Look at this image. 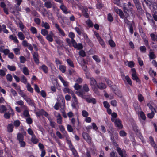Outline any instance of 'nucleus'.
Instances as JSON below:
<instances>
[{
    "instance_id": "nucleus-51",
    "label": "nucleus",
    "mask_w": 157,
    "mask_h": 157,
    "mask_svg": "<svg viewBox=\"0 0 157 157\" xmlns=\"http://www.w3.org/2000/svg\"><path fill=\"white\" fill-rule=\"evenodd\" d=\"M108 20L112 22L113 20V18L110 13H109L108 16Z\"/></svg>"
},
{
    "instance_id": "nucleus-61",
    "label": "nucleus",
    "mask_w": 157,
    "mask_h": 157,
    "mask_svg": "<svg viewBox=\"0 0 157 157\" xmlns=\"http://www.w3.org/2000/svg\"><path fill=\"white\" fill-rule=\"evenodd\" d=\"M111 104L113 106H117L116 101L115 100H112L111 101Z\"/></svg>"
},
{
    "instance_id": "nucleus-64",
    "label": "nucleus",
    "mask_w": 157,
    "mask_h": 157,
    "mask_svg": "<svg viewBox=\"0 0 157 157\" xmlns=\"http://www.w3.org/2000/svg\"><path fill=\"white\" fill-rule=\"evenodd\" d=\"M79 53V55L83 57H84L86 56L85 52L83 50H81Z\"/></svg>"
},
{
    "instance_id": "nucleus-13",
    "label": "nucleus",
    "mask_w": 157,
    "mask_h": 157,
    "mask_svg": "<svg viewBox=\"0 0 157 157\" xmlns=\"http://www.w3.org/2000/svg\"><path fill=\"white\" fill-rule=\"evenodd\" d=\"M66 140L67 143L69 146V147L70 150L71 151L73 150V149H75L74 147L72 144L71 141L69 140L68 138H67Z\"/></svg>"
},
{
    "instance_id": "nucleus-14",
    "label": "nucleus",
    "mask_w": 157,
    "mask_h": 157,
    "mask_svg": "<svg viewBox=\"0 0 157 157\" xmlns=\"http://www.w3.org/2000/svg\"><path fill=\"white\" fill-rule=\"evenodd\" d=\"M44 6L47 9H49L52 7V4L50 1H46L44 3Z\"/></svg>"
},
{
    "instance_id": "nucleus-63",
    "label": "nucleus",
    "mask_w": 157,
    "mask_h": 157,
    "mask_svg": "<svg viewBox=\"0 0 157 157\" xmlns=\"http://www.w3.org/2000/svg\"><path fill=\"white\" fill-rule=\"evenodd\" d=\"M34 86L35 90L38 93H40V90L38 86L36 84H35Z\"/></svg>"
},
{
    "instance_id": "nucleus-54",
    "label": "nucleus",
    "mask_w": 157,
    "mask_h": 157,
    "mask_svg": "<svg viewBox=\"0 0 157 157\" xmlns=\"http://www.w3.org/2000/svg\"><path fill=\"white\" fill-rule=\"evenodd\" d=\"M111 140L113 144L115 147H117H117H119L117 143L116 140L114 139V138H111Z\"/></svg>"
},
{
    "instance_id": "nucleus-46",
    "label": "nucleus",
    "mask_w": 157,
    "mask_h": 157,
    "mask_svg": "<svg viewBox=\"0 0 157 157\" xmlns=\"http://www.w3.org/2000/svg\"><path fill=\"white\" fill-rule=\"evenodd\" d=\"M154 113L153 111H152L150 113H148L147 114V117L150 119L154 117Z\"/></svg>"
},
{
    "instance_id": "nucleus-28",
    "label": "nucleus",
    "mask_w": 157,
    "mask_h": 157,
    "mask_svg": "<svg viewBox=\"0 0 157 157\" xmlns=\"http://www.w3.org/2000/svg\"><path fill=\"white\" fill-rule=\"evenodd\" d=\"M7 67L9 70L12 71H15L16 70V67L14 66L8 65Z\"/></svg>"
},
{
    "instance_id": "nucleus-27",
    "label": "nucleus",
    "mask_w": 157,
    "mask_h": 157,
    "mask_svg": "<svg viewBox=\"0 0 157 157\" xmlns=\"http://www.w3.org/2000/svg\"><path fill=\"white\" fill-rule=\"evenodd\" d=\"M88 11L87 9H84L82 11V12L84 13V16L86 18H88L89 15L87 13Z\"/></svg>"
},
{
    "instance_id": "nucleus-26",
    "label": "nucleus",
    "mask_w": 157,
    "mask_h": 157,
    "mask_svg": "<svg viewBox=\"0 0 157 157\" xmlns=\"http://www.w3.org/2000/svg\"><path fill=\"white\" fill-rule=\"evenodd\" d=\"M66 61L68 64L72 67H74V65L73 61L70 59H67Z\"/></svg>"
},
{
    "instance_id": "nucleus-2",
    "label": "nucleus",
    "mask_w": 157,
    "mask_h": 157,
    "mask_svg": "<svg viewBox=\"0 0 157 157\" xmlns=\"http://www.w3.org/2000/svg\"><path fill=\"white\" fill-rule=\"evenodd\" d=\"M90 80V85L92 89H94L96 88L97 82L95 79L93 77H90L89 78Z\"/></svg>"
},
{
    "instance_id": "nucleus-49",
    "label": "nucleus",
    "mask_w": 157,
    "mask_h": 157,
    "mask_svg": "<svg viewBox=\"0 0 157 157\" xmlns=\"http://www.w3.org/2000/svg\"><path fill=\"white\" fill-rule=\"evenodd\" d=\"M20 62L24 63L26 61V59L23 56H21L20 57Z\"/></svg>"
},
{
    "instance_id": "nucleus-62",
    "label": "nucleus",
    "mask_w": 157,
    "mask_h": 157,
    "mask_svg": "<svg viewBox=\"0 0 157 157\" xmlns=\"http://www.w3.org/2000/svg\"><path fill=\"white\" fill-rule=\"evenodd\" d=\"M4 117L5 118H9L10 117V113H6L4 114Z\"/></svg>"
},
{
    "instance_id": "nucleus-16",
    "label": "nucleus",
    "mask_w": 157,
    "mask_h": 157,
    "mask_svg": "<svg viewBox=\"0 0 157 157\" xmlns=\"http://www.w3.org/2000/svg\"><path fill=\"white\" fill-rule=\"evenodd\" d=\"M9 38L14 41V42L17 43H18L19 41L17 39V37L15 36H13V35H10L9 37Z\"/></svg>"
},
{
    "instance_id": "nucleus-31",
    "label": "nucleus",
    "mask_w": 157,
    "mask_h": 157,
    "mask_svg": "<svg viewBox=\"0 0 157 157\" xmlns=\"http://www.w3.org/2000/svg\"><path fill=\"white\" fill-rule=\"evenodd\" d=\"M20 124L21 122L19 120L15 121L13 123V125L16 127H19L20 125Z\"/></svg>"
},
{
    "instance_id": "nucleus-55",
    "label": "nucleus",
    "mask_w": 157,
    "mask_h": 157,
    "mask_svg": "<svg viewBox=\"0 0 157 157\" xmlns=\"http://www.w3.org/2000/svg\"><path fill=\"white\" fill-rule=\"evenodd\" d=\"M31 141L33 144H36L38 142V140L36 138H31Z\"/></svg>"
},
{
    "instance_id": "nucleus-47",
    "label": "nucleus",
    "mask_w": 157,
    "mask_h": 157,
    "mask_svg": "<svg viewBox=\"0 0 157 157\" xmlns=\"http://www.w3.org/2000/svg\"><path fill=\"white\" fill-rule=\"evenodd\" d=\"M28 117V118L26 119V122L29 124H31L33 122L32 119L29 117Z\"/></svg>"
},
{
    "instance_id": "nucleus-17",
    "label": "nucleus",
    "mask_w": 157,
    "mask_h": 157,
    "mask_svg": "<svg viewBox=\"0 0 157 157\" xmlns=\"http://www.w3.org/2000/svg\"><path fill=\"white\" fill-rule=\"evenodd\" d=\"M132 78L134 80H135L137 82H138L139 83H140V80L136 75H132Z\"/></svg>"
},
{
    "instance_id": "nucleus-23",
    "label": "nucleus",
    "mask_w": 157,
    "mask_h": 157,
    "mask_svg": "<svg viewBox=\"0 0 157 157\" xmlns=\"http://www.w3.org/2000/svg\"><path fill=\"white\" fill-rule=\"evenodd\" d=\"M18 36L19 38L21 40H23L25 39V36L22 32H19Z\"/></svg>"
},
{
    "instance_id": "nucleus-34",
    "label": "nucleus",
    "mask_w": 157,
    "mask_h": 157,
    "mask_svg": "<svg viewBox=\"0 0 157 157\" xmlns=\"http://www.w3.org/2000/svg\"><path fill=\"white\" fill-rule=\"evenodd\" d=\"M66 67L63 65L59 66V69L62 73H65L66 71Z\"/></svg>"
},
{
    "instance_id": "nucleus-18",
    "label": "nucleus",
    "mask_w": 157,
    "mask_h": 157,
    "mask_svg": "<svg viewBox=\"0 0 157 157\" xmlns=\"http://www.w3.org/2000/svg\"><path fill=\"white\" fill-rule=\"evenodd\" d=\"M7 109L5 106L2 105L0 107V113H3L5 112H6Z\"/></svg>"
},
{
    "instance_id": "nucleus-39",
    "label": "nucleus",
    "mask_w": 157,
    "mask_h": 157,
    "mask_svg": "<svg viewBox=\"0 0 157 157\" xmlns=\"http://www.w3.org/2000/svg\"><path fill=\"white\" fill-rule=\"evenodd\" d=\"M7 80L10 82H11L12 80V76L10 74H8L6 76Z\"/></svg>"
},
{
    "instance_id": "nucleus-3",
    "label": "nucleus",
    "mask_w": 157,
    "mask_h": 157,
    "mask_svg": "<svg viewBox=\"0 0 157 157\" xmlns=\"http://www.w3.org/2000/svg\"><path fill=\"white\" fill-rule=\"evenodd\" d=\"M75 94L78 95V96L81 97L82 98L86 99V100L88 98V96L87 95H85V93L82 92H75Z\"/></svg>"
},
{
    "instance_id": "nucleus-9",
    "label": "nucleus",
    "mask_w": 157,
    "mask_h": 157,
    "mask_svg": "<svg viewBox=\"0 0 157 157\" xmlns=\"http://www.w3.org/2000/svg\"><path fill=\"white\" fill-rule=\"evenodd\" d=\"M89 90V89L88 87V85L86 84H84L83 86V89L79 91H77V92H82L85 93L88 92Z\"/></svg>"
},
{
    "instance_id": "nucleus-56",
    "label": "nucleus",
    "mask_w": 157,
    "mask_h": 157,
    "mask_svg": "<svg viewBox=\"0 0 157 157\" xmlns=\"http://www.w3.org/2000/svg\"><path fill=\"white\" fill-rule=\"evenodd\" d=\"M128 66L130 68L133 67L134 65V63L133 61H131L128 63Z\"/></svg>"
},
{
    "instance_id": "nucleus-8",
    "label": "nucleus",
    "mask_w": 157,
    "mask_h": 157,
    "mask_svg": "<svg viewBox=\"0 0 157 157\" xmlns=\"http://www.w3.org/2000/svg\"><path fill=\"white\" fill-rule=\"evenodd\" d=\"M40 69H42L43 71L46 74L48 72V67L44 64L42 65L41 66L39 67Z\"/></svg>"
},
{
    "instance_id": "nucleus-40",
    "label": "nucleus",
    "mask_w": 157,
    "mask_h": 157,
    "mask_svg": "<svg viewBox=\"0 0 157 157\" xmlns=\"http://www.w3.org/2000/svg\"><path fill=\"white\" fill-rule=\"evenodd\" d=\"M82 69L85 73V74H87L88 72V71L87 68V66L85 65V64L82 65Z\"/></svg>"
},
{
    "instance_id": "nucleus-19",
    "label": "nucleus",
    "mask_w": 157,
    "mask_h": 157,
    "mask_svg": "<svg viewBox=\"0 0 157 157\" xmlns=\"http://www.w3.org/2000/svg\"><path fill=\"white\" fill-rule=\"evenodd\" d=\"M57 117V122L58 123L61 124L62 123V117L59 113H58V115L56 116Z\"/></svg>"
},
{
    "instance_id": "nucleus-6",
    "label": "nucleus",
    "mask_w": 157,
    "mask_h": 157,
    "mask_svg": "<svg viewBox=\"0 0 157 157\" xmlns=\"http://www.w3.org/2000/svg\"><path fill=\"white\" fill-rule=\"evenodd\" d=\"M60 8L63 13L66 14H67L68 13H71V11L70 10L68 11L67 8L64 5L63 3H62V4H61Z\"/></svg>"
},
{
    "instance_id": "nucleus-35",
    "label": "nucleus",
    "mask_w": 157,
    "mask_h": 157,
    "mask_svg": "<svg viewBox=\"0 0 157 157\" xmlns=\"http://www.w3.org/2000/svg\"><path fill=\"white\" fill-rule=\"evenodd\" d=\"M30 30L33 34H36L37 31L36 29L34 27H31L30 29Z\"/></svg>"
},
{
    "instance_id": "nucleus-22",
    "label": "nucleus",
    "mask_w": 157,
    "mask_h": 157,
    "mask_svg": "<svg viewBox=\"0 0 157 157\" xmlns=\"http://www.w3.org/2000/svg\"><path fill=\"white\" fill-rule=\"evenodd\" d=\"M42 27H44L46 29H48L50 28V26L49 24L47 22H42Z\"/></svg>"
},
{
    "instance_id": "nucleus-20",
    "label": "nucleus",
    "mask_w": 157,
    "mask_h": 157,
    "mask_svg": "<svg viewBox=\"0 0 157 157\" xmlns=\"http://www.w3.org/2000/svg\"><path fill=\"white\" fill-rule=\"evenodd\" d=\"M18 140L19 141L20 146L21 147H24L25 145V143L23 141L22 138H17Z\"/></svg>"
},
{
    "instance_id": "nucleus-43",
    "label": "nucleus",
    "mask_w": 157,
    "mask_h": 157,
    "mask_svg": "<svg viewBox=\"0 0 157 157\" xmlns=\"http://www.w3.org/2000/svg\"><path fill=\"white\" fill-rule=\"evenodd\" d=\"M109 44L112 47H114L115 46V43L112 40H110L109 41Z\"/></svg>"
},
{
    "instance_id": "nucleus-45",
    "label": "nucleus",
    "mask_w": 157,
    "mask_h": 157,
    "mask_svg": "<svg viewBox=\"0 0 157 157\" xmlns=\"http://www.w3.org/2000/svg\"><path fill=\"white\" fill-rule=\"evenodd\" d=\"M138 99L139 101L140 102H141L143 101L144 99V98L142 95L141 94H139L138 95Z\"/></svg>"
},
{
    "instance_id": "nucleus-36",
    "label": "nucleus",
    "mask_w": 157,
    "mask_h": 157,
    "mask_svg": "<svg viewBox=\"0 0 157 157\" xmlns=\"http://www.w3.org/2000/svg\"><path fill=\"white\" fill-rule=\"evenodd\" d=\"M125 79L127 80V82L131 86H132V81L130 78L127 75L125 76Z\"/></svg>"
},
{
    "instance_id": "nucleus-58",
    "label": "nucleus",
    "mask_w": 157,
    "mask_h": 157,
    "mask_svg": "<svg viewBox=\"0 0 157 157\" xmlns=\"http://www.w3.org/2000/svg\"><path fill=\"white\" fill-rule=\"evenodd\" d=\"M120 135L121 136H126V133L124 131H121L120 132Z\"/></svg>"
},
{
    "instance_id": "nucleus-15",
    "label": "nucleus",
    "mask_w": 157,
    "mask_h": 157,
    "mask_svg": "<svg viewBox=\"0 0 157 157\" xmlns=\"http://www.w3.org/2000/svg\"><path fill=\"white\" fill-rule=\"evenodd\" d=\"M13 126L12 124H9L7 127V131L8 132H10L13 131Z\"/></svg>"
},
{
    "instance_id": "nucleus-7",
    "label": "nucleus",
    "mask_w": 157,
    "mask_h": 157,
    "mask_svg": "<svg viewBox=\"0 0 157 157\" xmlns=\"http://www.w3.org/2000/svg\"><path fill=\"white\" fill-rule=\"evenodd\" d=\"M33 58L34 61L36 64H38L39 62V61L38 58V53L36 52H35L33 54Z\"/></svg>"
},
{
    "instance_id": "nucleus-32",
    "label": "nucleus",
    "mask_w": 157,
    "mask_h": 157,
    "mask_svg": "<svg viewBox=\"0 0 157 157\" xmlns=\"http://www.w3.org/2000/svg\"><path fill=\"white\" fill-rule=\"evenodd\" d=\"M126 4L124 3L123 4V9L124 12L126 13H127V12L128 11V9L126 7Z\"/></svg>"
},
{
    "instance_id": "nucleus-24",
    "label": "nucleus",
    "mask_w": 157,
    "mask_h": 157,
    "mask_svg": "<svg viewBox=\"0 0 157 157\" xmlns=\"http://www.w3.org/2000/svg\"><path fill=\"white\" fill-rule=\"evenodd\" d=\"M52 36L50 34L47 35L46 37V39L49 41L52 42L53 41V39L52 38Z\"/></svg>"
},
{
    "instance_id": "nucleus-11",
    "label": "nucleus",
    "mask_w": 157,
    "mask_h": 157,
    "mask_svg": "<svg viewBox=\"0 0 157 157\" xmlns=\"http://www.w3.org/2000/svg\"><path fill=\"white\" fill-rule=\"evenodd\" d=\"M96 87H98L101 90H103L106 88V86L105 84L101 83L97 84Z\"/></svg>"
},
{
    "instance_id": "nucleus-50",
    "label": "nucleus",
    "mask_w": 157,
    "mask_h": 157,
    "mask_svg": "<svg viewBox=\"0 0 157 157\" xmlns=\"http://www.w3.org/2000/svg\"><path fill=\"white\" fill-rule=\"evenodd\" d=\"M139 48L142 52L143 53L146 52V49L144 46H140Z\"/></svg>"
},
{
    "instance_id": "nucleus-38",
    "label": "nucleus",
    "mask_w": 157,
    "mask_h": 157,
    "mask_svg": "<svg viewBox=\"0 0 157 157\" xmlns=\"http://www.w3.org/2000/svg\"><path fill=\"white\" fill-rule=\"evenodd\" d=\"M140 115L142 119L144 120L146 119V117L145 116V115L144 113L142 112L141 111L140 113Z\"/></svg>"
},
{
    "instance_id": "nucleus-59",
    "label": "nucleus",
    "mask_w": 157,
    "mask_h": 157,
    "mask_svg": "<svg viewBox=\"0 0 157 157\" xmlns=\"http://www.w3.org/2000/svg\"><path fill=\"white\" fill-rule=\"evenodd\" d=\"M23 97L27 102L30 101V99L25 94V95H23Z\"/></svg>"
},
{
    "instance_id": "nucleus-42",
    "label": "nucleus",
    "mask_w": 157,
    "mask_h": 157,
    "mask_svg": "<svg viewBox=\"0 0 157 157\" xmlns=\"http://www.w3.org/2000/svg\"><path fill=\"white\" fill-rule=\"evenodd\" d=\"M23 73L25 75H27L29 74V70L27 68L25 67L23 69Z\"/></svg>"
},
{
    "instance_id": "nucleus-41",
    "label": "nucleus",
    "mask_w": 157,
    "mask_h": 157,
    "mask_svg": "<svg viewBox=\"0 0 157 157\" xmlns=\"http://www.w3.org/2000/svg\"><path fill=\"white\" fill-rule=\"evenodd\" d=\"M82 86L79 85L78 83H76L74 86V87L76 90H78L79 89H81Z\"/></svg>"
},
{
    "instance_id": "nucleus-30",
    "label": "nucleus",
    "mask_w": 157,
    "mask_h": 157,
    "mask_svg": "<svg viewBox=\"0 0 157 157\" xmlns=\"http://www.w3.org/2000/svg\"><path fill=\"white\" fill-rule=\"evenodd\" d=\"M27 90L30 91L31 93H33V89L32 88L31 86V85L29 83H28L27 85Z\"/></svg>"
},
{
    "instance_id": "nucleus-25",
    "label": "nucleus",
    "mask_w": 157,
    "mask_h": 157,
    "mask_svg": "<svg viewBox=\"0 0 157 157\" xmlns=\"http://www.w3.org/2000/svg\"><path fill=\"white\" fill-rule=\"evenodd\" d=\"M149 56L150 59H155L156 56H155L154 53L153 52H150L149 54Z\"/></svg>"
},
{
    "instance_id": "nucleus-10",
    "label": "nucleus",
    "mask_w": 157,
    "mask_h": 157,
    "mask_svg": "<svg viewBox=\"0 0 157 157\" xmlns=\"http://www.w3.org/2000/svg\"><path fill=\"white\" fill-rule=\"evenodd\" d=\"M86 101L89 103H92L93 104H95L96 103V99L93 98H88L86 100Z\"/></svg>"
},
{
    "instance_id": "nucleus-44",
    "label": "nucleus",
    "mask_w": 157,
    "mask_h": 157,
    "mask_svg": "<svg viewBox=\"0 0 157 157\" xmlns=\"http://www.w3.org/2000/svg\"><path fill=\"white\" fill-rule=\"evenodd\" d=\"M23 114L25 117H30V115L29 113V111L27 110H25L23 112Z\"/></svg>"
},
{
    "instance_id": "nucleus-4",
    "label": "nucleus",
    "mask_w": 157,
    "mask_h": 157,
    "mask_svg": "<svg viewBox=\"0 0 157 157\" xmlns=\"http://www.w3.org/2000/svg\"><path fill=\"white\" fill-rule=\"evenodd\" d=\"M117 151L118 152L119 155L121 157H127L126 156V151L125 150H121L119 147H117Z\"/></svg>"
},
{
    "instance_id": "nucleus-37",
    "label": "nucleus",
    "mask_w": 157,
    "mask_h": 157,
    "mask_svg": "<svg viewBox=\"0 0 157 157\" xmlns=\"http://www.w3.org/2000/svg\"><path fill=\"white\" fill-rule=\"evenodd\" d=\"M86 23L88 26L92 27L93 26V24L90 20H88L86 21Z\"/></svg>"
},
{
    "instance_id": "nucleus-5",
    "label": "nucleus",
    "mask_w": 157,
    "mask_h": 157,
    "mask_svg": "<svg viewBox=\"0 0 157 157\" xmlns=\"http://www.w3.org/2000/svg\"><path fill=\"white\" fill-rule=\"evenodd\" d=\"M114 124L116 127L120 129L122 128L123 127V126L121 124V121L118 118L116 119Z\"/></svg>"
},
{
    "instance_id": "nucleus-33",
    "label": "nucleus",
    "mask_w": 157,
    "mask_h": 157,
    "mask_svg": "<svg viewBox=\"0 0 157 157\" xmlns=\"http://www.w3.org/2000/svg\"><path fill=\"white\" fill-rule=\"evenodd\" d=\"M92 57L97 62L99 63L101 61L98 56L97 55H94Z\"/></svg>"
},
{
    "instance_id": "nucleus-60",
    "label": "nucleus",
    "mask_w": 157,
    "mask_h": 157,
    "mask_svg": "<svg viewBox=\"0 0 157 157\" xmlns=\"http://www.w3.org/2000/svg\"><path fill=\"white\" fill-rule=\"evenodd\" d=\"M103 104L104 106L106 108H109L110 107L109 104L106 101H104L103 102Z\"/></svg>"
},
{
    "instance_id": "nucleus-52",
    "label": "nucleus",
    "mask_w": 157,
    "mask_h": 157,
    "mask_svg": "<svg viewBox=\"0 0 157 157\" xmlns=\"http://www.w3.org/2000/svg\"><path fill=\"white\" fill-rule=\"evenodd\" d=\"M69 36L71 38V40L74 39V38L75 37V35L73 33L70 32L69 33Z\"/></svg>"
},
{
    "instance_id": "nucleus-29",
    "label": "nucleus",
    "mask_w": 157,
    "mask_h": 157,
    "mask_svg": "<svg viewBox=\"0 0 157 157\" xmlns=\"http://www.w3.org/2000/svg\"><path fill=\"white\" fill-rule=\"evenodd\" d=\"M41 33L44 36L47 35L48 33V31L46 29H41Z\"/></svg>"
},
{
    "instance_id": "nucleus-21",
    "label": "nucleus",
    "mask_w": 157,
    "mask_h": 157,
    "mask_svg": "<svg viewBox=\"0 0 157 157\" xmlns=\"http://www.w3.org/2000/svg\"><path fill=\"white\" fill-rule=\"evenodd\" d=\"M72 154L74 156L73 157H80L79 156L78 153L75 149H73L71 150Z\"/></svg>"
},
{
    "instance_id": "nucleus-1",
    "label": "nucleus",
    "mask_w": 157,
    "mask_h": 157,
    "mask_svg": "<svg viewBox=\"0 0 157 157\" xmlns=\"http://www.w3.org/2000/svg\"><path fill=\"white\" fill-rule=\"evenodd\" d=\"M71 42L72 46L78 50L81 49L83 48V46L82 44H78L74 39L71 40Z\"/></svg>"
},
{
    "instance_id": "nucleus-53",
    "label": "nucleus",
    "mask_w": 157,
    "mask_h": 157,
    "mask_svg": "<svg viewBox=\"0 0 157 157\" xmlns=\"http://www.w3.org/2000/svg\"><path fill=\"white\" fill-rule=\"evenodd\" d=\"M82 114L84 117H87L89 115L88 113L85 110H83L82 111Z\"/></svg>"
},
{
    "instance_id": "nucleus-48",
    "label": "nucleus",
    "mask_w": 157,
    "mask_h": 157,
    "mask_svg": "<svg viewBox=\"0 0 157 157\" xmlns=\"http://www.w3.org/2000/svg\"><path fill=\"white\" fill-rule=\"evenodd\" d=\"M150 142L151 145L154 147H156V144L154 142L153 138H150Z\"/></svg>"
},
{
    "instance_id": "nucleus-57",
    "label": "nucleus",
    "mask_w": 157,
    "mask_h": 157,
    "mask_svg": "<svg viewBox=\"0 0 157 157\" xmlns=\"http://www.w3.org/2000/svg\"><path fill=\"white\" fill-rule=\"evenodd\" d=\"M34 21L35 23L38 25L40 23V20L38 18H36L34 19Z\"/></svg>"
},
{
    "instance_id": "nucleus-12",
    "label": "nucleus",
    "mask_w": 157,
    "mask_h": 157,
    "mask_svg": "<svg viewBox=\"0 0 157 157\" xmlns=\"http://www.w3.org/2000/svg\"><path fill=\"white\" fill-rule=\"evenodd\" d=\"M76 31L79 35H81L83 30L80 26H79L78 27L75 28Z\"/></svg>"
}]
</instances>
